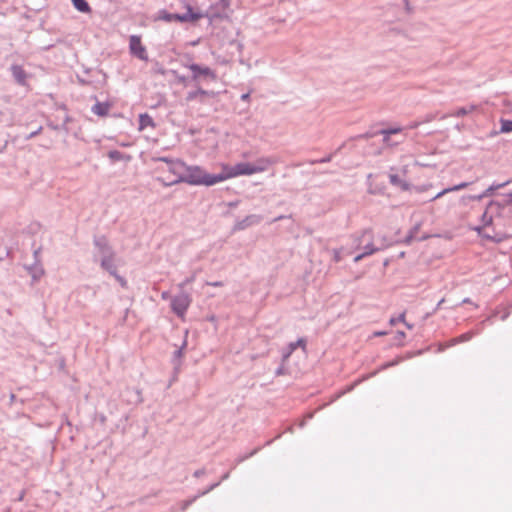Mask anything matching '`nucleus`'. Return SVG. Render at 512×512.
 Here are the masks:
<instances>
[{"instance_id":"obj_37","label":"nucleus","mask_w":512,"mask_h":512,"mask_svg":"<svg viewBox=\"0 0 512 512\" xmlns=\"http://www.w3.org/2000/svg\"><path fill=\"white\" fill-rule=\"evenodd\" d=\"M220 485V481L216 482V483H213L211 484L209 487H207L205 490L201 491L199 494H197L196 496L201 497V496H204L206 495L207 493H209L210 491L214 490L216 487H218Z\"/></svg>"},{"instance_id":"obj_22","label":"nucleus","mask_w":512,"mask_h":512,"mask_svg":"<svg viewBox=\"0 0 512 512\" xmlns=\"http://www.w3.org/2000/svg\"><path fill=\"white\" fill-rule=\"evenodd\" d=\"M402 131H403V128L400 126H397V127L387 128V129H381L378 132L374 133V135H377V134L397 135V134H400ZM372 136H373V134H372ZM364 137L369 138V137H371V134L367 133L364 135Z\"/></svg>"},{"instance_id":"obj_19","label":"nucleus","mask_w":512,"mask_h":512,"mask_svg":"<svg viewBox=\"0 0 512 512\" xmlns=\"http://www.w3.org/2000/svg\"><path fill=\"white\" fill-rule=\"evenodd\" d=\"M469 186V183L468 182H462L460 184H457V185H454L452 187H449V188H446V189H443L442 191H440L436 196H434L432 198V201L433 200H436L442 196H444L445 194L449 193V192H453V191H460L462 189H465Z\"/></svg>"},{"instance_id":"obj_7","label":"nucleus","mask_w":512,"mask_h":512,"mask_svg":"<svg viewBox=\"0 0 512 512\" xmlns=\"http://www.w3.org/2000/svg\"><path fill=\"white\" fill-rule=\"evenodd\" d=\"M192 72V79L194 81H200L201 79H211L215 81L217 79L216 73L206 66H201L196 63H190L185 65Z\"/></svg>"},{"instance_id":"obj_6","label":"nucleus","mask_w":512,"mask_h":512,"mask_svg":"<svg viewBox=\"0 0 512 512\" xmlns=\"http://www.w3.org/2000/svg\"><path fill=\"white\" fill-rule=\"evenodd\" d=\"M191 297L189 294L181 291L171 299V309L179 317H183L190 306Z\"/></svg>"},{"instance_id":"obj_20","label":"nucleus","mask_w":512,"mask_h":512,"mask_svg":"<svg viewBox=\"0 0 512 512\" xmlns=\"http://www.w3.org/2000/svg\"><path fill=\"white\" fill-rule=\"evenodd\" d=\"M477 108H478V106L474 105V104H471V105H468V106H465V107H461V108H458L455 112H453L451 114V116L463 117V116H466V115L472 113Z\"/></svg>"},{"instance_id":"obj_24","label":"nucleus","mask_w":512,"mask_h":512,"mask_svg":"<svg viewBox=\"0 0 512 512\" xmlns=\"http://www.w3.org/2000/svg\"><path fill=\"white\" fill-rule=\"evenodd\" d=\"M389 181L392 185L400 187L402 190H407L409 185L403 181L397 174H390Z\"/></svg>"},{"instance_id":"obj_8","label":"nucleus","mask_w":512,"mask_h":512,"mask_svg":"<svg viewBox=\"0 0 512 512\" xmlns=\"http://www.w3.org/2000/svg\"><path fill=\"white\" fill-rule=\"evenodd\" d=\"M370 234V229L366 228L360 232L354 233L350 236L349 241L345 247H347V254H352L355 251L362 249L363 243L366 241L367 236Z\"/></svg>"},{"instance_id":"obj_16","label":"nucleus","mask_w":512,"mask_h":512,"mask_svg":"<svg viewBox=\"0 0 512 512\" xmlns=\"http://www.w3.org/2000/svg\"><path fill=\"white\" fill-rule=\"evenodd\" d=\"M305 345L306 341L304 338H299L296 342H291L282 354L283 360H287L298 347H302L304 349Z\"/></svg>"},{"instance_id":"obj_56","label":"nucleus","mask_w":512,"mask_h":512,"mask_svg":"<svg viewBox=\"0 0 512 512\" xmlns=\"http://www.w3.org/2000/svg\"><path fill=\"white\" fill-rule=\"evenodd\" d=\"M508 316H509V313H506V314H504V315L501 317V319H502V320H506Z\"/></svg>"},{"instance_id":"obj_25","label":"nucleus","mask_w":512,"mask_h":512,"mask_svg":"<svg viewBox=\"0 0 512 512\" xmlns=\"http://www.w3.org/2000/svg\"><path fill=\"white\" fill-rule=\"evenodd\" d=\"M473 336H474L473 332H466L456 338H453L450 341V343L448 344V346L450 347V346H453V345H456L459 343L467 342V341L471 340Z\"/></svg>"},{"instance_id":"obj_44","label":"nucleus","mask_w":512,"mask_h":512,"mask_svg":"<svg viewBox=\"0 0 512 512\" xmlns=\"http://www.w3.org/2000/svg\"><path fill=\"white\" fill-rule=\"evenodd\" d=\"M398 363H399V360H394V361L388 362V363H386V364H384L382 366V369H386L388 367H392V366H394V365H396Z\"/></svg>"},{"instance_id":"obj_38","label":"nucleus","mask_w":512,"mask_h":512,"mask_svg":"<svg viewBox=\"0 0 512 512\" xmlns=\"http://www.w3.org/2000/svg\"><path fill=\"white\" fill-rule=\"evenodd\" d=\"M112 275L116 278V280L119 282V284L122 287L126 286V284H127L126 280L122 276L118 275L116 270H115V274H112Z\"/></svg>"},{"instance_id":"obj_63","label":"nucleus","mask_w":512,"mask_h":512,"mask_svg":"<svg viewBox=\"0 0 512 512\" xmlns=\"http://www.w3.org/2000/svg\"><path fill=\"white\" fill-rule=\"evenodd\" d=\"M431 119H432L431 116H427L426 121H431Z\"/></svg>"},{"instance_id":"obj_9","label":"nucleus","mask_w":512,"mask_h":512,"mask_svg":"<svg viewBox=\"0 0 512 512\" xmlns=\"http://www.w3.org/2000/svg\"><path fill=\"white\" fill-rule=\"evenodd\" d=\"M129 50L130 53L140 60L147 61L148 55L144 45H142L141 37L139 35H131L129 37Z\"/></svg>"},{"instance_id":"obj_64","label":"nucleus","mask_w":512,"mask_h":512,"mask_svg":"<svg viewBox=\"0 0 512 512\" xmlns=\"http://www.w3.org/2000/svg\"><path fill=\"white\" fill-rule=\"evenodd\" d=\"M312 417H313V415H312V414H309V415L307 416V418H308V419H311Z\"/></svg>"},{"instance_id":"obj_28","label":"nucleus","mask_w":512,"mask_h":512,"mask_svg":"<svg viewBox=\"0 0 512 512\" xmlns=\"http://www.w3.org/2000/svg\"><path fill=\"white\" fill-rule=\"evenodd\" d=\"M346 255H348V254H347V247H345V246H342L339 249L333 250V259L335 262H340L343 259V257Z\"/></svg>"},{"instance_id":"obj_5","label":"nucleus","mask_w":512,"mask_h":512,"mask_svg":"<svg viewBox=\"0 0 512 512\" xmlns=\"http://www.w3.org/2000/svg\"><path fill=\"white\" fill-rule=\"evenodd\" d=\"M256 173H257V169H255V167L253 166V163L241 162V163H237L236 165L228 168L226 173H221V174H222V177H224V181H225L229 178H233V177H237V176H241V175H252V174H256Z\"/></svg>"},{"instance_id":"obj_30","label":"nucleus","mask_w":512,"mask_h":512,"mask_svg":"<svg viewBox=\"0 0 512 512\" xmlns=\"http://www.w3.org/2000/svg\"><path fill=\"white\" fill-rule=\"evenodd\" d=\"M501 128L500 133L512 132V120L502 118L500 120Z\"/></svg>"},{"instance_id":"obj_29","label":"nucleus","mask_w":512,"mask_h":512,"mask_svg":"<svg viewBox=\"0 0 512 512\" xmlns=\"http://www.w3.org/2000/svg\"><path fill=\"white\" fill-rule=\"evenodd\" d=\"M421 224L417 223L410 231L409 234L406 236L404 243L410 244L415 238L418 230L420 229Z\"/></svg>"},{"instance_id":"obj_43","label":"nucleus","mask_w":512,"mask_h":512,"mask_svg":"<svg viewBox=\"0 0 512 512\" xmlns=\"http://www.w3.org/2000/svg\"><path fill=\"white\" fill-rule=\"evenodd\" d=\"M205 474H206V470H205L204 468H202V469H198V470H196V471L194 472V476H195V477H197V478H198V477H201V476H203V475H205Z\"/></svg>"},{"instance_id":"obj_61","label":"nucleus","mask_w":512,"mask_h":512,"mask_svg":"<svg viewBox=\"0 0 512 512\" xmlns=\"http://www.w3.org/2000/svg\"><path fill=\"white\" fill-rule=\"evenodd\" d=\"M399 336L401 337H405V333L404 332H398Z\"/></svg>"},{"instance_id":"obj_1","label":"nucleus","mask_w":512,"mask_h":512,"mask_svg":"<svg viewBox=\"0 0 512 512\" xmlns=\"http://www.w3.org/2000/svg\"><path fill=\"white\" fill-rule=\"evenodd\" d=\"M94 247V258L99 259L104 270L110 274H115V253L108 240L104 236L95 237Z\"/></svg>"},{"instance_id":"obj_27","label":"nucleus","mask_w":512,"mask_h":512,"mask_svg":"<svg viewBox=\"0 0 512 512\" xmlns=\"http://www.w3.org/2000/svg\"><path fill=\"white\" fill-rule=\"evenodd\" d=\"M383 136V144L387 147H395L403 142V138L399 140H392L391 135L381 134Z\"/></svg>"},{"instance_id":"obj_3","label":"nucleus","mask_w":512,"mask_h":512,"mask_svg":"<svg viewBox=\"0 0 512 512\" xmlns=\"http://www.w3.org/2000/svg\"><path fill=\"white\" fill-rule=\"evenodd\" d=\"M203 17V14L198 11H194L191 6L187 7V12L183 14L170 13L165 9L159 10L156 14L155 20H161L167 23L171 22H195Z\"/></svg>"},{"instance_id":"obj_52","label":"nucleus","mask_w":512,"mask_h":512,"mask_svg":"<svg viewBox=\"0 0 512 512\" xmlns=\"http://www.w3.org/2000/svg\"><path fill=\"white\" fill-rule=\"evenodd\" d=\"M502 210H494V217L499 216Z\"/></svg>"},{"instance_id":"obj_53","label":"nucleus","mask_w":512,"mask_h":512,"mask_svg":"<svg viewBox=\"0 0 512 512\" xmlns=\"http://www.w3.org/2000/svg\"><path fill=\"white\" fill-rule=\"evenodd\" d=\"M443 302H444V299H441V300L438 302V304H437V309H438V308H440V307L442 306Z\"/></svg>"},{"instance_id":"obj_23","label":"nucleus","mask_w":512,"mask_h":512,"mask_svg":"<svg viewBox=\"0 0 512 512\" xmlns=\"http://www.w3.org/2000/svg\"><path fill=\"white\" fill-rule=\"evenodd\" d=\"M154 125L155 124H154L152 117H150L148 114H141L139 116V129L140 130L145 129L148 126L154 127Z\"/></svg>"},{"instance_id":"obj_17","label":"nucleus","mask_w":512,"mask_h":512,"mask_svg":"<svg viewBox=\"0 0 512 512\" xmlns=\"http://www.w3.org/2000/svg\"><path fill=\"white\" fill-rule=\"evenodd\" d=\"M110 107L111 105L107 102H96L91 111L100 117H104L109 113Z\"/></svg>"},{"instance_id":"obj_12","label":"nucleus","mask_w":512,"mask_h":512,"mask_svg":"<svg viewBox=\"0 0 512 512\" xmlns=\"http://www.w3.org/2000/svg\"><path fill=\"white\" fill-rule=\"evenodd\" d=\"M504 206L497 201H490L486 207V210L481 216V222L484 226H489L492 224L494 219V210H503Z\"/></svg>"},{"instance_id":"obj_14","label":"nucleus","mask_w":512,"mask_h":512,"mask_svg":"<svg viewBox=\"0 0 512 512\" xmlns=\"http://www.w3.org/2000/svg\"><path fill=\"white\" fill-rule=\"evenodd\" d=\"M215 92L214 91H208L204 90L202 88H198L194 91H189L186 95V101L192 102L194 100H198L200 103L205 102L206 97H214Z\"/></svg>"},{"instance_id":"obj_31","label":"nucleus","mask_w":512,"mask_h":512,"mask_svg":"<svg viewBox=\"0 0 512 512\" xmlns=\"http://www.w3.org/2000/svg\"><path fill=\"white\" fill-rule=\"evenodd\" d=\"M398 322H403L406 325V327L409 328V329H412V327H413L412 324H409V323H407L405 321V313L400 314L398 318H391L390 319V323L392 325H395Z\"/></svg>"},{"instance_id":"obj_34","label":"nucleus","mask_w":512,"mask_h":512,"mask_svg":"<svg viewBox=\"0 0 512 512\" xmlns=\"http://www.w3.org/2000/svg\"><path fill=\"white\" fill-rule=\"evenodd\" d=\"M475 231L478 232L479 235H482V237L486 238V239H489V240H493L495 242H500L501 241V238L500 237H496V236H491L489 234H482L481 231H482V227L481 226H478L475 228Z\"/></svg>"},{"instance_id":"obj_10","label":"nucleus","mask_w":512,"mask_h":512,"mask_svg":"<svg viewBox=\"0 0 512 512\" xmlns=\"http://www.w3.org/2000/svg\"><path fill=\"white\" fill-rule=\"evenodd\" d=\"M185 170L186 164L183 161L175 159L173 162H170V165L168 166V171L174 176V178L170 179L167 185H173L182 182L180 178L184 177Z\"/></svg>"},{"instance_id":"obj_46","label":"nucleus","mask_w":512,"mask_h":512,"mask_svg":"<svg viewBox=\"0 0 512 512\" xmlns=\"http://www.w3.org/2000/svg\"><path fill=\"white\" fill-rule=\"evenodd\" d=\"M240 99H241L242 101H245V102L249 101V99H250V93H244V94H242V95H241V97H240Z\"/></svg>"},{"instance_id":"obj_39","label":"nucleus","mask_w":512,"mask_h":512,"mask_svg":"<svg viewBox=\"0 0 512 512\" xmlns=\"http://www.w3.org/2000/svg\"><path fill=\"white\" fill-rule=\"evenodd\" d=\"M193 280H194V277L192 276V277L186 278L183 282H181V283L179 284V287H180L181 291H183V288H184L186 285L190 284Z\"/></svg>"},{"instance_id":"obj_15","label":"nucleus","mask_w":512,"mask_h":512,"mask_svg":"<svg viewBox=\"0 0 512 512\" xmlns=\"http://www.w3.org/2000/svg\"><path fill=\"white\" fill-rule=\"evenodd\" d=\"M261 221L262 217L259 215H248L235 223L234 230H244L250 226L259 224Z\"/></svg>"},{"instance_id":"obj_55","label":"nucleus","mask_w":512,"mask_h":512,"mask_svg":"<svg viewBox=\"0 0 512 512\" xmlns=\"http://www.w3.org/2000/svg\"><path fill=\"white\" fill-rule=\"evenodd\" d=\"M419 123L418 122H415L413 123L412 125H410V128H416L418 127Z\"/></svg>"},{"instance_id":"obj_51","label":"nucleus","mask_w":512,"mask_h":512,"mask_svg":"<svg viewBox=\"0 0 512 512\" xmlns=\"http://www.w3.org/2000/svg\"><path fill=\"white\" fill-rule=\"evenodd\" d=\"M228 478H229V472L225 473V474L222 476V478H221L220 482H221V481H223V480H226V479H228Z\"/></svg>"},{"instance_id":"obj_32","label":"nucleus","mask_w":512,"mask_h":512,"mask_svg":"<svg viewBox=\"0 0 512 512\" xmlns=\"http://www.w3.org/2000/svg\"><path fill=\"white\" fill-rule=\"evenodd\" d=\"M186 345V342L183 343L182 347H180L179 349H177L175 352H174V355H173V362H174V365L175 367L177 366L178 364V361L180 360V358L182 357L183 355V349Z\"/></svg>"},{"instance_id":"obj_49","label":"nucleus","mask_w":512,"mask_h":512,"mask_svg":"<svg viewBox=\"0 0 512 512\" xmlns=\"http://www.w3.org/2000/svg\"><path fill=\"white\" fill-rule=\"evenodd\" d=\"M207 284H208V285H210V286H214V287H220V286H222V285H223V283H222V282H220V281H216V282H208Z\"/></svg>"},{"instance_id":"obj_48","label":"nucleus","mask_w":512,"mask_h":512,"mask_svg":"<svg viewBox=\"0 0 512 512\" xmlns=\"http://www.w3.org/2000/svg\"><path fill=\"white\" fill-rule=\"evenodd\" d=\"M9 254V252L4 249V250H1L0 249V260H3L5 256H7Z\"/></svg>"},{"instance_id":"obj_54","label":"nucleus","mask_w":512,"mask_h":512,"mask_svg":"<svg viewBox=\"0 0 512 512\" xmlns=\"http://www.w3.org/2000/svg\"><path fill=\"white\" fill-rule=\"evenodd\" d=\"M23 497H24V492H22V493L19 495V497H18V499H17V500H18V501H22V500H23Z\"/></svg>"},{"instance_id":"obj_60","label":"nucleus","mask_w":512,"mask_h":512,"mask_svg":"<svg viewBox=\"0 0 512 512\" xmlns=\"http://www.w3.org/2000/svg\"><path fill=\"white\" fill-rule=\"evenodd\" d=\"M508 196L510 197V201L509 203H512V192L508 194Z\"/></svg>"},{"instance_id":"obj_2","label":"nucleus","mask_w":512,"mask_h":512,"mask_svg":"<svg viewBox=\"0 0 512 512\" xmlns=\"http://www.w3.org/2000/svg\"><path fill=\"white\" fill-rule=\"evenodd\" d=\"M182 182L192 185H206L212 186L217 183L224 181L222 174H209L198 166H187L183 178H180Z\"/></svg>"},{"instance_id":"obj_50","label":"nucleus","mask_w":512,"mask_h":512,"mask_svg":"<svg viewBox=\"0 0 512 512\" xmlns=\"http://www.w3.org/2000/svg\"><path fill=\"white\" fill-rule=\"evenodd\" d=\"M379 239H380V241H381V242H380V245H381L382 243H390V245H392V241L388 240L385 236L379 237Z\"/></svg>"},{"instance_id":"obj_18","label":"nucleus","mask_w":512,"mask_h":512,"mask_svg":"<svg viewBox=\"0 0 512 512\" xmlns=\"http://www.w3.org/2000/svg\"><path fill=\"white\" fill-rule=\"evenodd\" d=\"M274 163L275 161L271 158H260L253 163V166L257 169V173H260L266 171Z\"/></svg>"},{"instance_id":"obj_59","label":"nucleus","mask_w":512,"mask_h":512,"mask_svg":"<svg viewBox=\"0 0 512 512\" xmlns=\"http://www.w3.org/2000/svg\"><path fill=\"white\" fill-rule=\"evenodd\" d=\"M404 1H405V3H406V9H407V10H410V7H409V4H408L407 0H404Z\"/></svg>"},{"instance_id":"obj_21","label":"nucleus","mask_w":512,"mask_h":512,"mask_svg":"<svg viewBox=\"0 0 512 512\" xmlns=\"http://www.w3.org/2000/svg\"><path fill=\"white\" fill-rule=\"evenodd\" d=\"M75 9L81 13L91 12V7L86 0H71Z\"/></svg>"},{"instance_id":"obj_4","label":"nucleus","mask_w":512,"mask_h":512,"mask_svg":"<svg viewBox=\"0 0 512 512\" xmlns=\"http://www.w3.org/2000/svg\"><path fill=\"white\" fill-rule=\"evenodd\" d=\"M388 246H390V243H382L379 246H375L374 241H373V232L370 229V234H369V236H367L366 241L363 243L362 249L360 250L361 253L357 254L354 257V262L358 263L365 257L370 256V255L376 253L377 251H380Z\"/></svg>"},{"instance_id":"obj_57","label":"nucleus","mask_w":512,"mask_h":512,"mask_svg":"<svg viewBox=\"0 0 512 512\" xmlns=\"http://www.w3.org/2000/svg\"><path fill=\"white\" fill-rule=\"evenodd\" d=\"M462 302H463V303H470L471 301H470V299H469V298H465Z\"/></svg>"},{"instance_id":"obj_42","label":"nucleus","mask_w":512,"mask_h":512,"mask_svg":"<svg viewBox=\"0 0 512 512\" xmlns=\"http://www.w3.org/2000/svg\"><path fill=\"white\" fill-rule=\"evenodd\" d=\"M157 160L161 161V162H165L167 164V166H169L170 162H173L175 159H171L168 157H159Z\"/></svg>"},{"instance_id":"obj_41","label":"nucleus","mask_w":512,"mask_h":512,"mask_svg":"<svg viewBox=\"0 0 512 512\" xmlns=\"http://www.w3.org/2000/svg\"><path fill=\"white\" fill-rule=\"evenodd\" d=\"M258 451H259V448L254 449L249 455L239 458L237 462L240 463V462L244 461L245 459L255 455Z\"/></svg>"},{"instance_id":"obj_36","label":"nucleus","mask_w":512,"mask_h":512,"mask_svg":"<svg viewBox=\"0 0 512 512\" xmlns=\"http://www.w3.org/2000/svg\"><path fill=\"white\" fill-rule=\"evenodd\" d=\"M220 485V481L216 482V483H213L211 484L209 487H207L205 490L201 491L199 494H197L196 496L201 497V496H204L206 495L207 493H209L210 491L214 490L216 487H218Z\"/></svg>"},{"instance_id":"obj_11","label":"nucleus","mask_w":512,"mask_h":512,"mask_svg":"<svg viewBox=\"0 0 512 512\" xmlns=\"http://www.w3.org/2000/svg\"><path fill=\"white\" fill-rule=\"evenodd\" d=\"M40 248L35 249L33 252V263L31 264H25L26 269L28 270L29 274L33 278V280H38L40 277L44 274V269L41 264L40 258Z\"/></svg>"},{"instance_id":"obj_58","label":"nucleus","mask_w":512,"mask_h":512,"mask_svg":"<svg viewBox=\"0 0 512 512\" xmlns=\"http://www.w3.org/2000/svg\"><path fill=\"white\" fill-rule=\"evenodd\" d=\"M162 298H163V299H166V298H167V293H166V292L162 293Z\"/></svg>"},{"instance_id":"obj_13","label":"nucleus","mask_w":512,"mask_h":512,"mask_svg":"<svg viewBox=\"0 0 512 512\" xmlns=\"http://www.w3.org/2000/svg\"><path fill=\"white\" fill-rule=\"evenodd\" d=\"M10 72L12 74L14 81L18 85H20V86L27 85V79L29 77V74L23 69V67L21 65L12 64L10 67Z\"/></svg>"},{"instance_id":"obj_26","label":"nucleus","mask_w":512,"mask_h":512,"mask_svg":"<svg viewBox=\"0 0 512 512\" xmlns=\"http://www.w3.org/2000/svg\"><path fill=\"white\" fill-rule=\"evenodd\" d=\"M509 183H510V181H506V182L499 183V184H492L483 193L486 197L491 196L496 190L505 187Z\"/></svg>"},{"instance_id":"obj_47","label":"nucleus","mask_w":512,"mask_h":512,"mask_svg":"<svg viewBox=\"0 0 512 512\" xmlns=\"http://www.w3.org/2000/svg\"><path fill=\"white\" fill-rule=\"evenodd\" d=\"M41 127L37 130V131H34L32 133H30L28 136H27V139H32L33 137H35L36 135L39 134V132L41 131Z\"/></svg>"},{"instance_id":"obj_35","label":"nucleus","mask_w":512,"mask_h":512,"mask_svg":"<svg viewBox=\"0 0 512 512\" xmlns=\"http://www.w3.org/2000/svg\"><path fill=\"white\" fill-rule=\"evenodd\" d=\"M198 499V496H194L192 497L191 499H188V500H185L183 502H181V506H180V509L182 511H185L192 503H194L196 500Z\"/></svg>"},{"instance_id":"obj_45","label":"nucleus","mask_w":512,"mask_h":512,"mask_svg":"<svg viewBox=\"0 0 512 512\" xmlns=\"http://www.w3.org/2000/svg\"><path fill=\"white\" fill-rule=\"evenodd\" d=\"M332 159V155H328L320 160H317L316 162L317 163H327V162H330Z\"/></svg>"},{"instance_id":"obj_62","label":"nucleus","mask_w":512,"mask_h":512,"mask_svg":"<svg viewBox=\"0 0 512 512\" xmlns=\"http://www.w3.org/2000/svg\"><path fill=\"white\" fill-rule=\"evenodd\" d=\"M427 237H428V236H423V237H421L419 240H425V239H427Z\"/></svg>"},{"instance_id":"obj_33","label":"nucleus","mask_w":512,"mask_h":512,"mask_svg":"<svg viewBox=\"0 0 512 512\" xmlns=\"http://www.w3.org/2000/svg\"><path fill=\"white\" fill-rule=\"evenodd\" d=\"M108 157L112 160V161H120L123 159V154L122 152L118 151V150H112V151H109L108 153Z\"/></svg>"},{"instance_id":"obj_40","label":"nucleus","mask_w":512,"mask_h":512,"mask_svg":"<svg viewBox=\"0 0 512 512\" xmlns=\"http://www.w3.org/2000/svg\"><path fill=\"white\" fill-rule=\"evenodd\" d=\"M484 198H486V196L484 195L483 192L481 194H479V195H471V196H469V199L472 200V201H480V200H482Z\"/></svg>"}]
</instances>
